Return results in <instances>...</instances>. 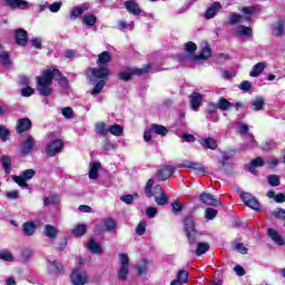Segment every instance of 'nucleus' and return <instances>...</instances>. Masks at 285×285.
Segmentation results:
<instances>
[{"instance_id": "1", "label": "nucleus", "mask_w": 285, "mask_h": 285, "mask_svg": "<svg viewBox=\"0 0 285 285\" xmlns=\"http://www.w3.org/2000/svg\"><path fill=\"white\" fill-rule=\"evenodd\" d=\"M55 77H59V86L66 89L69 88L68 78H66L59 69H46L42 71L41 76H36V88L41 97H50V95H52L51 86Z\"/></svg>"}, {"instance_id": "2", "label": "nucleus", "mask_w": 285, "mask_h": 285, "mask_svg": "<svg viewBox=\"0 0 285 285\" xmlns=\"http://www.w3.org/2000/svg\"><path fill=\"white\" fill-rule=\"evenodd\" d=\"M184 224V233L187 237V242L189 246H195L197 242H202V237H204V232L197 230L195 216L188 215L183 218Z\"/></svg>"}, {"instance_id": "3", "label": "nucleus", "mask_w": 285, "mask_h": 285, "mask_svg": "<svg viewBox=\"0 0 285 285\" xmlns=\"http://www.w3.org/2000/svg\"><path fill=\"white\" fill-rule=\"evenodd\" d=\"M150 63L145 65V68L127 67L125 71L118 73L120 81H132L134 77H141L150 72Z\"/></svg>"}, {"instance_id": "4", "label": "nucleus", "mask_w": 285, "mask_h": 285, "mask_svg": "<svg viewBox=\"0 0 285 285\" xmlns=\"http://www.w3.org/2000/svg\"><path fill=\"white\" fill-rule=\"evenodd\" d=\"M210 57H213V49L210 48L209 45H206L199 55H193V56H188L186 53H180L178 55V61H188V59L190 61H206L208 59H210Z\"/></svg>"}, {"instance_id": "5", "label": "nucleus", "mask_w": 285, "mask_h": 285, "mask_svg": "<svg viewBox=\"0 0 285 285\" xmlns=\"http://www.w3.org/2000/svg\"><path fill=\"white\" fill-rule=\"evenodd\" d=\"M120 268L118 269V279L120 282H126L128 275L130 274V258L128 254H119Z\"/></svg>"}, {"instance_id": "6", "label": "nucleus", "mask_w": 285, "mask_h": 285, "mask_svg": "<svg viewBox=\"0 0 285 285\" xmlns=\"http://www.w3.org/2000/svg\"><path fill=\"white\" fill-rule=\"evenodd\" d=\"M70 282L72 285H86L88 282V272L81 268V266L73 268L70 274Z\"/></svg>"}, {"instance_id": "7", "label": "nucleus", "mask_w": 285, "mask_h": 285, "mask_svg": "<svg viewBox=\"0 0 285 285\" xmlns=\"http://www.w3.org/2000/svg\"><path fill=\"white\" fill-rule=\"evenodd\" d=\"M37 175V171L35 169H26L21 173L20 176L13 175L12 181L14 184H18L21 188H28V181L32 179Z\"/></svg>"}, {"instance_id": "8", "label": "nucleus", "mask_w": 285, "mask_h": 285, "mask_svg": "<svg viewBox=\"0 0 285 285\" xmlns=\"http://www.w3.org/2000/svg\"><path fill=\"white\" fill-rule=\"evenodd\" d=\"M63 140L62 139H55L47 144L45 147V153L47 157H57L59 153L63 151Z\"/></svg>"}, {"instance_id": "9", "label": "nucleus", "mask_w": 285, "mask_h": 285, "mask_svg": "<svg viewBox=\"0 0 285 285\" xmlns=\"http://www.w3.org/2000/svg\"><path fill=\"white\" fill-rule=\"evenodd\" d=\"M37 146V139L35 136L29 135L27 138L20 144V154L22 157H28Z\"/></svg>"}, {"instance_id": "10", "label": "nucleus", "mask_w": 285, "mask_h": 285, "mask_svg": "<svg viewBox=\"0 0 285 285\" xmlns=\"http://www.w3.org/2000/svg\"><path fill=\"white\" fill-rule=\"evenodd\" d=\"M240 200L247 208H252V210H256V213H259L262 210V205L259 204V200L255 198L253 195L248 193H242L240 194Z\"/></svg>"}, {"instance_id": "11", "label": "nucleus", "mask_w": 285, "mask_h": 285, "mask_svg": "<svg viewBox=\"0 0 285 285\" xmlns=\"http://www.w3.org/2000/svg\"><path fill=\"white\" fill-rule=\"evenodd\" d=\"M115 228H117V222L109 217L96 225V233L98 235H104L106 232L110 233V230H115Z\"/></svg>"}, {"instance_id": "12", "label": "nucleus", "mask_w": 285, "mask_h": 285, "mask_svg": "<svg viewBox=\"0 0 285 285\" xmlns=\"http://www.w3.org/2000/svg\"><path fill=\"white\" fill-rule=\"evenodd\" d=\"M199 199L202 204H206V206H222V198L208 191H203Z\"/></svg>"}, {"instance_id": "13", "label": "nucleus", "mask_w": 285, "mask_h": 285, "mask_svg": "<svg viewBox=\"0 0 285 285\" xmlns=\"http://www.w3.org/2000/svg\"><path fill=\"white\" fill-rule=\"evenodd\" d=\"M173 175H175V167L170 165H163L156 173L158 181H166V179H170Z\"/></svg>"}, {"instance_id": "14", "label": "nucleus", "mask_w": 285, "mask_h": 285, "mask_svg": "<svg viewBox=\"0 0 285 285\" xmlns=\"http://www.w3.org/2000/svg\"><path fill=\"white\" fill-rule=\"evenodd\" d=\"M32 128V120L30 118H20L17 120L14 130L17 135H23V132H28Z\"/></svg>"}, {"instance_id": "15", "label": "nucleus", "mask_w": 285, "mask_h": 285, "mask_svg": "<svg viewBox=\"0 0 285 285\" xmlns=\"http://www.w3.org/2000/svg\"><path fill=\"white\" fill-rule=\"evenodd\" d=\"M4 6L11 10H28L30 2L26 0H3Z\"/></svg>"}, {"instance_id": "16", "label": "nucleus", "mask_w": 285, "mask_h": 285, "mask_svg": "<svg viewBox=\"0 0 285 285\" xmlns=\"http://www.w3.org/2000/svg\"><path fill=\"white\" fill-rule=\"evenodd\" d=\"M14 41L17 46L21 48H26L28 46V31L23 28H19L14 30Z\"/></svg>"}, {"instance_id": "17", "label": "nucleus", "mask_w": 285, "mask_h": 285, "mask_svg": "<svg viewBox=\"0 0 285 285\" xmlns=\"http://www.w3.org/2000/svg\"><path fill=\"white\" fill-rule=\"evenodd\" d=\"M94 79H100V81H105L110 77V69L108 67H99V68H89Z\"/></svg>"}, {"instance_id": "18", "label": "nucleus", "mask_w": 285, "mask_h": 285, "mask_svg": "<svg viewBox=\"0 0 285 285\" xmlns=\"http://www.w3.org/2000/svg\"><path fill=\"white\" fill-rule=\"evenodd\" d=\"M204 101V95L194 91L190 96H189V104H190V108L191 110H194L195 112H197V110H199V108H202V102Z\"/></svg>"}, {"instance_id": "19", "label": "nucleus", "mask_w": 285, "mask_h": 285, "mask_svg": "<svg viewBox=\"0 0 285 285\" xmlns=\"http://www.w3.org/2000/svg\"><path fill=\"white\" fill-rule=\"evenodd\" d=\"M124 6L129 14H134V17H139V14H141V8L135 0L125 1Z\"/></svg>"}, {"instance_id": "20", "label": "nucleus", "mask_w": 285, "mask_h": 285, "mask_svg": "<svg viewBox=\"0 0 285 285\" xmlns=\"http://www.w3.org/2000/svg\"><path fill=\"white\" fill-rule=\"evenodd\" d=\"M178 168H189L190 170H196V173H206L204 165L190 160H184Z\"/></svg>"}, {"instance_id": "21", "label": "nucleus", "mask_w": 285, "mask_h": 285, "mask_svg": "<svg viewBox=\"0 0 285 285\" xmlns=\"http://www.w3.org/2000/svg\"><path fill=\"white\" fill-rule=\"evenodd\" d=\"M48 264L50 275H52V273H56L57 275H66V267L58 261H49Z\"/></svg>"}, {"instance_id": "22", "label": "nucleus", "mask_w": 285, "mask_h": 285, "mask_svg": "<svg viewBox=\"0 0 285 285\" xmlns=\"http://www.w3.org/2000/svg\"><path fill=\"white\" fill-rule=\"evenodd\" d=\"M219 10H222V2L215 1L210 7L207 8L205 19H214Z\"/></svg>"}, {"instance_id": "23", "label": "nucleus", "mask_w": 285, "mask_h": 285, "mask_svg": "<svg viewBox=\"0 0 285 285\" xmlns=\"http://www.w3.org/2000/svg\"><path fill=\"white\" fill-rule=\"evenodd\" d=\"M194 246H196L194 253L195 255H197V257H202V255H206V253L210 250V244L205 242L197 240V243Z\"/></svg>"}, {"instance_id": "24", "label": "nucleus", "mask_w": 285, "mask_h": 285, "mask_svg": "<svg viewBox=\"0 0 285 285\" xmlns=\"http://www.w3.org/2000/svg\"><path fill=\"white\" fill-rule=\"evenodd\" d=\"M267 235L271 239L274 240L275 244H277V246H284L285 240H284V237H282V235H279V232H277L274 228H268Z\"/></svg>"}, {"instance_id": "25", "label": "nucleus", "mask_w": 285, "mask_h": 285, "mask_svg": "<svg viewBox=\"0 0 285 285\" xmlns=\"http://www.w3.org/2000/svg\"><path fill=\"white\" fill-rule=\"evenodd\" d=\"M198 142L200 144V146H205V148H207V150H217V148L219 146L217 144V140L213 137H206L205 139L198 140Z\"/></svg>"}, {"instance_id": "26", "label": "nucleus", "mask_w": 285, "mask_h": 285, "mask_svg": "<svg viewBox=\"0 0 285 285\" xmlns=\"http://www.w3.org/2000/svg\"><path fill=\"white\" fill-rule=\"evenodd\" d=\"M110 61H112V55H110V51H102L98 55L97 66L106 67V65L110 63Z\"/></svg>"}, {"instance_id": "27", "label": "nucleus", "mask_w": 285, "mask_h": 285, "mask_svg": "<svg viewBox=\"0 0 285 285\" xmlns=\"http://www.w3.org/2000/svg\"><path fill=\"white\" fill-rule=\"evenodd\" d=\"M262 166H264V158L256 157L249 161L248 170L252 175H257L256 168H262Z\"/></svg>"}, {"instance_id": "28", "label": "nucleus", "mask_w": 285, "mask_h": 285, "mask_svg": "<svg viewBox=\"0 0 285 285\" xmlns=\"http://www.w3.org/2000/svg\"><path fill=\"white\" fill-rule=\"evenodd\" d=\"M266 105V100L264 97L256 96L254 100L250 101L252 110L258 112V110H264V106Z\"/></svg>"}, {"instance_id": "29", "label": "nucleus", "mask_w": 285, "mask_h": 285, "mask_svg": "<svg viewBox=\"0 0 285 285\" xmlns=\"http://www.w3.org/2000/svg\"><path fill=\"white\" fill-rule=\"evenodd\" d=\"M88 249L94 255H101V253H104V248L101 247V245L99 243H97V240L95 238L89 239Z\"/></svg>"}, {"instance_id": "30", "label": "nucleus", "mask_w": 285, "mask_h": 285, "mask_svg": "<svg viewBox=\"0 0 285 285\" xmlns=\"http://www.w3.org/2000/svg\"><path fill=\"white\" fill-rule=\"evenodd\" d=\"M43 235L49 239H57V235H59V230L55 225H45L43 227Z\"/></svg>"}, {"instance_id": "31", "label": "nucleus", "mask_w": 285, "mask_h": 285, "mask_svg": "<svg viewBox=\"0 0 285 285\" xmlns=\"http://www.w3.org/2000/svg\"><path fill=\"white\" fill-rule=\"evenodd\" d=\"M188 277H190V274L186 269H180L177 272L176 279H173L174 282L184 285L188 284Z\"/></svg>"}, {"instance_id": "32", "label": "nucleus", "mask_w": 285, "mask_h": 285, "mask_svg": "<svg viewBox=\"0 0 285 285\" xmlns=\"http://www.w3.org/2000/svg\"><path fill=\"white\" fill-rule=\"evenodd\" d=\"M0 161L2 164V168L7 175H10L12 173V159L8 155H3L0 158Z\"/></svg>"}, {"instance_id": "33", "label": "nucleus", "mask_w": 285, "mask_h": 285, "mask_svg": "<svg viewBox=\"0 0 285 285\" xmlns=\"http://www.w3.org/2000/svg\"><path fill=\"white\" fill-rule=\"evenodd\" d=\"M151 132H155L156 135H160V137H166L168 135V127L159 124H151L150 125Z\"/></svg>"}, {"instance_id": "34", "label": "nucleus", "mask_w": 285, "mask_h": 285, "mask_svg": "<svg viewBox=\"0 0 285 285\" xmlns=\"http://www.w3.org/2000/svg\"><path fill=\"white\" fill-rule=\"evenodd\" d=\"M35 230H37V225L32 222H27L22 225V233L27 237H32V235H35Z\"/></svg>"}, {"instance_id": "35", "label": "nucleus", "mask_w": 285, "mask_h": 285, "mask_svg": "<svg viewBox=\"0 0 285 285\" xmlns=\"http://www.w3.org/2000/svg\"><path fill=\"white\" fill-rule=\"evenodd\" d=\"M87 230L88 227L86 224H77L75 228L71 229V235H73V237H83Z\"/></svg>"}, {"instance_id": "36", "label": "nucleus", "mask_w": 285, "mask_h": 285, "mask_svg": "<svg viewBox=\"0 0 285 285\" xmlns=\"http://www.w3.org/2000/svg\"><path fill=\"white\" fill-rule=\"evenodd\" d=\"M284 29H285V20L284 19H279L277 20L275 27H274V36L277 39H281V37H284Z\"/></svg>"}, {"instance_id": "37", "label": "nucleus", "mask_w": 285, "mask_h": 285, "mask_svg": "<svg viewBox=\"0 0 285 285\" xmlns=\"http://www.w3.org/2000/svg\"><path fill=\"white\" fill-rule=\"evenodd\" d=\"M148 264H150V261H148V258H142V265H136L138 277H142V275H148Z\"/></svg>"}, {"instance_id": "38", "label": "nucleus", "mask_w": 285, "mask_h": 285, "mask_svg": "<svg viewBox=\"0 0 285 285\" xmlns=\"http://www.w3.org/2000/svg\"><path fill=\"white\" fill-rule=\"evenodd\" d=\"M265 69L266 65L264 62H258L253 66L252 71L249 72V77H259Z\"/></svg>"}, {"instance_id": "39", "label": "nucleus", "mask_w": 285, "mask_h": 285, "mask_svg": "<svg viewBox=\"0 0 285 285\" xmlns=\"http://www.w3.org/2000/svg\"><path fill=\"white\" fill-rule=\"evenodd\" d=\"M217 106L218 110H222V112H228V110L233 108V104L226 98H219L217 101Z\"/></svg>"}, {"instance_id": "40", "label": "nucleus", "mask_w": 285, "mask_h": 285, "mask_svg": "<svg viewBox=\"0 0 285 285\" xmlns=\"http://www.w3.org/2000/svg\"><path fill=\"white\" fill-rule=\"evenodd\" d=\"M100 168H101V163L99 161L92 163L91 168L89 170V179H98Z\"/></svg>"}, {"instance_id": "41", "label": "nucleus", "mask_w": 285, "mask_h": 285, "mask_svg": "<svg viewBox=\"0 0 285 285\" xmlns=\"http://www.w3.org/2000/svg\"><path fill=\"white\" fill-rule=\"evenodd\" d=\"M0 63L4 68H12V60H10V53L8 51L0 52Z\"/></svg>"}, {"instance_id": "42", "label": "nucleus", "mask_w": 285, "mask_h": 285, "mask_svg": "<svg viewBox=\"0 0 285 285\" xmlns=\"http://www.w3.org/2000/svg\"><path fill=\"white\" fill-rule=\"evenodd\" d=\"M169 199L170 198L168 197V194H166V191H163L161 194H159V196L154 197V202L157 204V206H166Z\"/></svg>"}, {"instance_id": "43", "label": "nucleus", "mask_w": 285, "mask_h": 285, "mask_svg": "<svg viewBox=\"0 0 285 285\" xmlns=\"http://www.w3.org/2000/svg\"><path fill=\"white\" fill-rule=\"evenodd\" d=\"M82 23L88 27H92L97 24V16L95 13H88L83 16Z\"/></svg>"}, {"instance_id": "44", "label": "nucleus", "mask_w": 285, "mask_h": 285, "mask_svg": "<svg viewBox=\"0 0 285 285\" xmlns=\"http://www.w3.org/2000/svg\"><path fill=\"white\" fill-rule=\"evenodd\" d=\"M110 135H114V137H121L124 135V127L118 124H114L109 127Z\"/></svg>"}, {"instance_id": "45", "label": "nucleus", "mask_w": 285, "mask_h": 285, "mask_svg": "<svg viewBox=\"0 0 285 285\" xmlns=\"http://www.w3.org/2000/svg\"><path fill=\"white\" fill-rule=\"evenodd\" d=\"M96 132L97 135H101V137H106L109 132V127L106 122H98L96 124Z\"/></svg>"}, {"instance_id": "46", "label": "nucleus", "mask_w": 285, "mask_h": 285, "mask_svg": "<svg viewBox=\"0 0 285 285\" xmlns=\"http://www.w3.org/2000/svg\"><path fill=\"white\" fill-rule=\"evenodd\" d=\"M153 186H155V179L149 178L145 187V195L148 197V199H150V197H155V194L153 193Z\"/></svg>"}, {"instance_id": "47", "label": "nucleus", "mask_w": 285, "mask_h": 285, "mask_svg": "<svg viewBox=\"0 0 285 285\" xmlns=\"http://www.w3.org/2000/svg\"><path fill=\"white\" fill-rule=\"evenodd\" d=\"M185 51L189 55H187V57H193V55H195V52H197V43L193 42V41H188L185 43Z\"/></svg>"}, {"instance_id": "48", "label": "nucleus", "mask_w": 285, "mask_h": 285, "mask_svg": "<svg viewBox=\"0 0 285 285\" xmlns=\"http://www.w3.org/2000/svg\"><path fill=\"white\" fill-rule=\"evenodd\" d=\"M242 21V16L239 13L232 12L229 14V21L226 22V26H237Z\"/></svg>"}, {"instance_id": "49", "label": "nucleus", "mask_w": 285, "mask_h": 285, "mask_svg": "<svg viewBox=\"0 0 285 285\" xmlns=\"http://www.w3.org/2000/svg\"><path fill=\"white\" fill-rule=\"evenodd\" d=\"M0 259L2 262H14V255L8 249L0 250Z\"/></svg>"}, {"instance_id": "50", "label": "nucleus", "mask_w": 285, "mask_h": 285, "mask_svg": "<svg viewBox=\"0 0 285 285\" xmlns=\"http://www.w3.org/2000/svg\"><path fill=\"white\" fill-rule=\"evenodd\" d=\"M104 88H106V80H99L94 89L91 90V95L95 97L97 95H99V92H101V90H104Z\"/></svg>"}, {"instance_id": "51", "label": "nucleus", "mask_w": 285, "mask_h": 285, "mask_svg": "<svg viewBox=\"0 0 285 285\" xmlns=\"http://www.w3.org/2000/svg\"><path fill=\"white\" fill-rule=\"evenodd\" d=\"M218 213L219 212L217 209L208 207L205 209V219L213 220L217 217Z\"/></svg>"}, {"instance_id": "52", "label": "nucleus", "mask_w": 285, "mask_h": 285, "mask_svg": "<svg viewBox=\"0 0 285 285\" xmlns=\"http://www.w3.org/2000/svg\"><path fill=\"white\" fill-rule=\"evenodd\" d=\"M83 14V8L81 7H73L70 12V19L71 21H75L77 17H81Z\"/></svg>"}, {"instance_id": "53", "label": "nucleus", "mask_w": 285, "mask_h": 285, "mask_svg": "<svg viewBox=\"0 0 285 285\" xmlns=\"http://www.w3.org/2000/svg\"><path fill=\"white\" fill-rule=\"evenodd\" d=\"M239 36L240 37H253V29L244 24L239 26Z\"/></svg>"}, {"instance_id": "54", "label": "nucleus", "mask_w": 285, "mask_h": 285, "mask_svg": "<svg viewBox=\"0 0 285 285\" xmlns=\"http://www.w3.org/2000/svg\"><path fill=\"white\" fill-rule=\"evenodd\" d=\"M181 210H184V205L179 203V200H175L174 203H171V212L174 215H179Z\"/></svg>"}, {"instance_id": "55", "label": "nucleus", "mask_w": 285, "mask_h": 285, "mask_svg": "<svg viewBox=\"0 0 285 285\" xmlns=\"http://www.w3.org/2000/svg\"><path fill=\"white\" fill-rule=\"evenodd\" d=\"M267 181H268L269 186H273V187H277L281 184L279 176L275 175V174L269 175L267 177Z\"/></svg>"}, {"instance_id": "56", "label": "nucleus", "mask_w": 285, "mask_h": 285, "mask_svg": "<svg viewBox=\"0 0 285 285\" xmlns=\"http://www.w3.org/2000/svg\"><path fill=\"white\" fill-rule=\"evenodd\" d=\"M272 215H273V217H275V219L285 222V209L284 208H277L276 210L272 212Z\"/></svg>"}, {"instance_id": "57", "label": "nucleus", "mask_w": 285, "mask_h": 285, "mask_svg": "<svg viewBox=\"0 0 285 285\" xmlns=\"http://www.w3.org/2000/svg\"><path fill=\"white\" fill-rule=\"evenodd\" d=\"M0 139H2V141H8V139H10V130L3 125H0Z\"/></svg>"}, {"instance_id": "58", "label": "nucleus", "mask_w": 285, "mask_h": 285, "mask_svg": "<svg viewBox=\"0 0 285 285\" xmlns=\"http://www.w3.org/2000/svg\"><path fill=\"white\" fill-rule=\"evenodd\" d=\"M239 90H243V92H250L253 90V85L248 80H244L238 85Z\"/></svg>"}, {"instance_id": "59", "label": "nucleus", "mask_w": 285, "mask_h": 285, "mask_svg": "<svg viewBox=\"0 0 285 285\" xmlns=\"http://www.w3.org/2000/svg\"><path fill=\"white\" fill-rule=\"evenodd\" d=\"M62 116L65 119H72L75 111H72V107H65L61 109Z\"/></svg>"}, {"instance_id": "60", "label": "nucleus", "mask_w": 285, "mask_h": 285, "mask_svg": "<svg viewBox=\"0 0 285 285\" xmlns=\"http://www.w3.org/2000/svg\"><path fill=\"white\" fill-rule=\"evenodd\" d=\"M136 234L141 236L146 234V222H140L136 227Z\"/></svg>"}, {"instance_id": "61", "label": "nucleus", "mask_w": 285, "mask_h": 285, "mask_svg": "<svg viewBox=\"0 0 285 285\" xmlns=\"http://www.w3.org/2000/svg\"><path fill=\"white\" fill-rule=\"evenodd\" d=\"M35 94V88L28 86L22 88L21 90V95L22 97H32V95Z\"/></svg>"}, {"instance_id": "62", "label": "nucleus", "mask_w": 285, "mask_h": 285, "mask_svg": "<svg viewBox=\"0 0 285 285\" xmlns=\"http://www.w3.org/2000/svg\"><path fill=\"white\" fill-rule=\"evenodd\" d=\"M257 7H255V6H249V7H243V9H242V12L244 13V14H255V12H257Z\"/></svg>"}, {"instance_id": "63", "label": "nucleus", "mask_w": 285, "mask_h": 285, "mask_svg": "<svg viewBox=\"0 0 285 285\" xmlns=\"http://www.w3.org/2000/svg\"><path fill=\"white\" fill-rule=\"evenodd\" d=\"M157 213H158V210L156 207H147V209H146V215H147V217H149V219L157 217Z\"/></svg>"}, {"instance_id": "64", "label": "nucleus", "mask_w": 285, "mask_h": 285, "mask_svg": "<svg viewBox=\"0 0 285 285\" xmlns=\"http://www.w3.org/2000/svg\"><path fill=\"white\" fill-rule=\"evenodd\" d=\"M4 197H7V199H19V190L7 191Z\"/></svg>"}]
</instances>
